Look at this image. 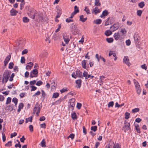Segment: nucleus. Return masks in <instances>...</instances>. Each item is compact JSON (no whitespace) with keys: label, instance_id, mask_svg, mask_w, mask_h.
<instances>
[{"label":"nucleus","instance_id":"obj_36","mask_svg":"<svg viewBox=\"0 0 148 148\" xmlns=\"http://www.w3.org/2000/svg\"><path fill=\"white\" fill-rule=\"evenodd\" d=\"M125 119H128L130 117V114L128 112H126L125 114Z\"/></svg>","mask_w":148,"mask_h":148},{"label":"nucleus","instance_id":"obj_58","mask_svg":"<svg viewBox=\"0 0 148 148\" xmlns=\"http://www.w3.org/2000/svg\"><path fill=\"white\" fill-rule=\"evenodd\" d=\"M28 52V50L27 49H25L23 50L22 53V55H24L25 54H27Z\"/></svg>","mask_w":148,"mask_h":148},{"label":"nucleus","instance_id":"obj_22","mask_svg":"<svg viewBox=\"0 0 148 148\" xmlns=\"http://www.w3.org/2000/svg\"><path fill=\"white\" fill-rule=\"evenodd\" d=\"M112 31L108 30L105 32V34L107 36H109L112 34Z\"/></svg>","mask_w":148,"mask_h":148},{"label":"nucleus","instance_id":"obj_32","mask_svg":"<svg viewBox=\"0 0 148 148\" xmlns=\"http://www.w3.org/2000/svg\"><path fill=\"white\" fill-rule=\"evenodd\" d=\"M23 21L24 23H27L29 21V19L26 17H24L23 18Z\"/></svg>","mask_w":148,"mask_h":148},{"label":"nucleus","instance_id":"obj_24","mask_svg":"<svg viewBox=\"0 0 148 148\" xmlns=\"http://www.w3.org/2000/svg\"><path fill=\"white\" fill-rule=\"evenodd\" d=\"M121 145L118 143H115L113 147L112 148H121Z\"/></svg>","mask_w":148,"mask_h":148},{"label":"nucleus","instance_id":"obj_2","mask_svg":"<svg viewBox=\"0 0 148 148\" xmlns=\"http://www.w3.org/2000/svg\"><path fill=\"white\" fill-rule=\"evenodd\" d=\"M71 76L75 78H76L77 77L81 78H83L82 73L79 70H77L76 71V73L75 72H73Z\"/></svg>","mask_w":148,"mask_h":148},{"label":"nucleus","instance_id":"obj_41","mask_svg":"<svg viewBox=\"0 0 148 148\" xmlns=\"http://www.w3.org/2000/svg\"><path fill=\"white\" fill-rule=\"evenodd\" d=\"M51 88L52 89H55L56 88V84L55 82L54 81L53 82V83H52L51 84Z\"/></svg>","mask_w":148,"mask_h":148},{"label":"nucleus","instance_id":"obj_17","mask_svg":"<svg viewBox=\"0 0 148 148\" xmlns=\"http://www.w3.org/2000/svg\"><path fill=\"white\" fill-rule=\"evenodd\" d=\"M77 25L75 24H74V23L72 24L71 26V29L74 31L77 30Z\"/></svg>","mask_w":148,"mask_h":148},{"label":"nucleus","instance_id":"obj_8","mask_svg":"<svg viewBox=\"0 0 148 148\" xmlns=\"http://www.w3.org/2000/svg\"><path fill=\"white\" fill-rule=\"evenodd\" d=\"M41 106L37 103L35 105L34 109V111H40L41 109Z\"/></svg>","mask_w":148,"mask_h":148},{"label":"nucleus","instance_id":"obj_16","mask_svg":"<svg viewBox=\"0 0 148 148\" xmlns=\"http://www.w3.org/2000/svg\"><path fill=\"white\" fill-rule=\"evenodd\" d=\"M75 100L74 98H72L70 100V106L74 107L75 106Z\"/></svg>","mask_w":148,"mask_h":148},{"label":"nucleus","instance_id":"obj_55","mask_svg":"<svg viewBox=\"0 0 148 148\" xmlns=\"http://www.w3.org/2000/svg\"><path fill=\"white\" fill-rule=\"evenodd\" d=\"M82 106V104L81 103H78L77 105V108L78 109H80Z\"/></svg>","mask_w":148,"mask_h":148},{"label":"nucleus","instance_id":"obj_33","mask_svg":"<svg viewBox=\"0 0 148 148\" xmlns=\"http://www.w3.org/2000/svg\"><path fill=\"white\" fill-rule=\"evenodd\" d=\"M31 73H32L34 75H37L38 73V71L36 69L33 70L31 72Z\"/></svg>","mask_w":148,"mask_h":148},{"label":"nucleus","instance_id":"obj_18","mask_svg":"<svg viewBox=\"0 0 148 148\" xmlns=\"http://www.w3.org/2000/svg\"><path fill=\"white\" fill-rule=\"evenodd\" d=\"M108 11L106 10H105L103 11L102 14L101 15L100 17L101 18L104 16H106L108 15Z\"/></svg>","mask_w":148,"mask_h":148},{"label":"nucleus","instance_id":"obj_7","mask_svg":"<svg viewBox=\"0 0 148 148\" xmlns=\"http://www.w3.org/2000/svg\"><path fill=\"white\" fill-rule=\"evenodd\" d=\"M63 38L66 44H68L70 41L69 36L66 34H64L63 35Z\"/></svg>","mask_w":148,"mask_h":148},{"label":"nucleus","instance_id":"obj_21","mask_svg":"<svg viewBox=\"0 0 148 148\" xmlns=\"http://www.w3.org/2000/svg\"><path fill=\"white\" fill-rule=\"evenodd\" d=\"M33 117L32 116H31L27 118H26L25 119V123H27L29 121L31 122H32Z\"/></svg>","mask_w":148,"mask_h":148},{"label":"nucleus","instance_id":"obj_56","mask_svg":"<svg viewBox=\"0 0 148 148\" xmlns=\"http://www.w3.org/2000/svg\"><path fill=\"white\" fill-rule=\"evenodd\" d=\"M25 59L24 57H22L21 60V62L22 63H25Z\"/></svg>","mask_w":148,"mask_h":148},{"label":"nucleus","instance_id":"obj_26","mask_svg":"<svg viewBox=\"0 0 148 148\" xmlns=\"http://www.w3.org/2000/svg\"><path fill=\"white\" fill-rule=\"evenodd\" d=\"M84 10L86 12V13L87 14H90L89 9L87 6L85 7V9H84Z\"/></svg>","mask_w":148,"mask_h":148},{"label":"nucleus","instance_id":"obj_25","mask_svg":"<svg viewBox=\"0 0 148 148\" xmlns=\"http://www.w3.org/2000/svg\"><path fill=\"white\" fill-rule=\"evenodd\" d=\"M71 117L73 119H75L77 118V115L74 112L71 114Z\"/></svg>","mask_w":148,"mask_h":148},{"label":"nucleus","instance_id":"obj_9","mask_svg":"<svg viewBox=\"0 0 148 148\" xmlns=\"http://www.w3.org/2000/svg\"><path fill=\"white\" fill-rule=\"evenodd\" d=\"M134 38L135 42L136 43L138 42L140 39V36L137 33H135L134 34Z\"/></svg>","mask_w":148,"mask_h":148},{"label":"nucleus","instance_id":"obj_28","mask_svg":"<svg viewBox=\"0 0 148 148\" xmlns=\"http://www.w3.org/2000/svg\"><path fill=\"white\" fill-rule=\"evenodd\" d=\"M82 67L84 69H86V63L85 60H83L82 61Z\"/></svg>","mask_w":148,"mask_h":148},{"label":"nucleus","instance_id":"obj_59","mask_svg":"<svg viewBox=\"0 0 148 148\" xmlns=\"http://www.w3.org/2000/svg\"><path fill=\"white\" fill-rule=\"evenodd\" d=\"M42 84V82L40 80L38 81L36 83V85L38 86H40Z\"/></svg>","mask_w":148,"mask_h":148},{"label":"nucleus","instance_id":"obj_35","mask_svg":"<svg viewBox=\"0 0 148 148\" xmlns=\"http://www.w3.org/2000/svg\"><path fill=\"white\" fill-rule=\"evenodd\" d=\"M105 78V77L103 75H102V76H100L99 79L100 80V83H101V84H103V79H104Z\"/></svg>","mask_w":148,"mask_h":148},{"label":"nucleus","instance_id":"obj_27","mask_svg":"<svg viewBox=\"0 0 148 148\" xmlns=\"http://www.w3.org/2000/svg\"><path fill=\"white\" fill-rule=\"evenodd\" d=\"M79 10L78 9V7H77V6H75L74 7V11L73 12L74 13H75V14H76L77 13L79 12Z\"/></svg>","mask_w":148,"mask_h":148},{"label":"nucleus","instance_id":"obj_38","mask_svg":"<svg viewBox=\"0 0 148 148\" xmlns=\"http://www.w3.org/2000/svg\"><path fill=\"white\" fill-rule=\"evenodd\" d=\"M12 101L14 103L15 105L17 104L18 99L14 97L13 98L12 100Z\"/></svg>","mask_w":148,"mask_h":148},{"label":"nucleus","instance_id":"obj_5","mask_svg":"<svg viewBox=\"0 0 148 148\" xmlns=\"http://www.w3.org/2000/svg\"><path fill=\"white\" fill-rule=\"evenodd\" d=\"M124 124L125 126L123 127V130H124L125 132H126L130 129V123H128L126 121H125Z\"/></svg>","mask_w":148,"mask_h":148},{"label":"nucleus","instance_id":"obj_63","mask_svg":"<svg viewBox=\"0 0 148 148\" xmlns=\"http://www.w3.org/2000/svg\"><path fill=\"white\" fill-rule=\"evenodd\" d=\"M25 140V138L24 136H23L20 139L22 143H24Z\"/></svg>","mask_w":148,"mask_h":148},{"label":"nucleus","instance_id":"obj_14","mask_svg":"<svg viewBox=\"0 0 148 148\" xmlns=\"http://www.w3.org/2000/svg\"><path fill=\"white\" fill-rule=\"evenodd\" d=\"M87 19V17L84 18L83 15H80L79 16V21H82V22H84Z\"/></svg>","mask_w":148,"mask_h":148},{"label":"nucleus","instance_id":"obj_40","mask_svg":"<svg viewBox=\"0 0 148 148\" xmlns=\"http://www.w3.org/2000/svg\"><path fill=\"white\" fill-rule=\"evenodd\" d=\"M75 135L73 134H71L69 136L67 137L68 138H71V139L73 140L74 138Z\"/></svg>","mask_w":148,"mask_h":148},{"label":"nucleus","instance_id":"obj_51","mask_svg":"<svg viewBox=\"0 0 148 148\" xmlns=\"http://www.w3.org/2000/svg\"><path fill=\"white\" fill-rule=\"evenodd\" d=\"M14 76V73H12L10 77V78L9 79V81H12L13 80V77Z\"/></svg>","mask_w":148,"mask_h":148},{"label":"nucleus","instance_id":"obj_57","mask_svg":"<svg viewBox=\"0 0 148 148\" xmlns=\"http://www.w3.org/2000/svg\"><path fill=\"white\" fill-rule=\"evenodd\" d=\"M41 94H42V96L44 98H45V97H46V95L45 92H44V91L43 90H41Z\"/></svg>","mask_w":148,"mask_h":148},{"label":"nucleus","instance_id":"obj_20","mask_svg":"<svg viewBox=\"0 0 148 148\" xmlns=\"http://www.w3.org/2000/svg\"><path fill=\"white\" fill-rule=\"evenodd\" d=\"M102 21L100 19H97L93 21V23L97 24H100L101 23Z\"/></svg>","mask_w":148,"mask_h":148},{"label":"nucleus","instance_id":"obj_37","mask_svg":"<svg viewBox=\"0 0 148 148\" xmlns=\"http://www.w3.org/2000/svg\"><path fill=\"white\" fill-rule=\"evenodd\" d=\"M59 96V94L57 92L54 93L53 94V98H57Z\"/></svg>","mask_w":148,"mask_h":148},{"label":"nucleus","instance_id":"obj_34","mask_svg":"<svg viewBox=\"0 0 148 148\" xmlns=\"http://www.w3.org/2000/svg\"><path fill=\"white\" fill-rule=\"evenodd\" d=\"M95 5L97 6L100 5L101 4L99 2V0H95Z\"/></svg>","mask_w":148,"mask_h":148},{"label":"nucleus","instance_id":"obj_12","mask_svg":"<svg viewBox=\"0 0 148 148\" xmlns=\"http://www.w3.org/2000/svg\"><path fill=\"white\" fill-rule=\"evenodd\" d=\"M100 11L97 7H96L94 8L92 10V13H95V15H96L97 14L99 13L100 12Z\"/></svg>","mask_w":148,"mask_h":148},{"label":"nucleus","instance_id":"obj_11","mask_svg":"<svg viewBox=\"0 0 148 148\" xmlns=\"http://www.w3.org/2000/svg\"><path fill=\"white\" fill-rule=\"evenodd\" d=\"M114 37L115 39L117 40L120 39L121 37V35L119 34V32H117L114 34Z\"/></svg>","mask_w":148,"mask_h":148},{"label":"nucleus","instance_id":"obj_48","mask_svg":"<svg viewBox=\"0 0 148 148\" xmlns=\"http://www.w3.org/2000/svg\"><path fill=\"white\" fill-rule=\"evenodd\" d=\"M29 130L30 132H32L33 131V126L32 125H30L29 126Z\"/></svg>","mask_w":148,"mask_h":148},{"label":"nucleus","instance_id":"obj_1","mask_svg":"<svg viewBox=\"0 0 148 148\" xmlns=\"http://www.w3.org/2000/svg\"><path fill=\"white\" fill-rule=\"evenodd\" d=\"M10 76V73L8 71H5L4 72L3 75L2 83L3 84L4 82L6 83Z\"/></svg>","mask_w":148,"mask_h":148},{"label":"nucleus","instance_id":"obj_54","mask_svg":"<svg viewBox=\"0 0 148 148\" xmlns=\"http://www.w3.org/2000/svg\"><path fill=\"white\" fill-rule=\"evenodd\" d=\"M142 11L141 10H138L137 12V15L139 16H140L142 13Z\"/></svg>","mask_w":148,"mask_h":148},{"label":"nucleus","instance_id":"obj_44","mask_svg":"<svg viewBox=\"0 0 148 148\" xmlns=\"http://www.w3.org/2000/svg\"><path fill=\"white\" fill-rule=\"evenodd\" d=\"M145 5L144 3L143 2H141L138 4V6L140 8H143Z\"/></svg>","mask_w":148,"mask_h":148},{"label":"nucleus","instance_id":"obj_53","mask_svg":"<svg viewBox=\"0 0 148 148\" xmlns=\"http://www.w3.org/2000/svg\"><path fill=\"white\" fill-rule=\"evenodd\" d=\"M17 134L16 133L14 132L13 133L11 134L10 135V138H12L13 137L16 136L17 135Z\"/></svg>","mask_w":148,"mask_h":148},{"label":"nucleus","instance_id":"obj_15","mask_svg":"<svg viewBox=\"0 0 148 148\" xmlns=\"http://www.w3.org/2000/svg\"><path fill=\"white\" fill-rule=\"evenodd\" d=\"M10 14L11 16H15L16 15L17 13H18V12L16 10H14L13 9H12L10 10Z\"/></svg>","mask_w":148,"mask_h":148},{"label":"nucleus","instance_id":"obj_61","mask_svg":"<svg viewBox=\"0 0 148 148\" xmlns=\"http://www.w3.org/2000/svg\"><path fill=\"white\" fill-rule=\"evenodd\" d=\"M2 138H3V142H5L6 140V138L5 134H4L3 133H2Z\"/></svg>","mask_w":148,"mask_h":148},{"label":"nucleus","instance_id":"obj_31","mask_svg":"<svg viewBox=\"0 0 148 148\" xmlns=\"http://www.w3.org/2000/svg\"><path fill=\"white\" fill-rule=\"evenodd\" d=\"M106 40L107 42L109 43H112L113 41V39L112 38H107Z\"/></svg>","mask_w":148,"mask_h":148},{"label":"nucleus","instance_id":"obj_46","mask_svg":"<svg viewBox=\"0 0 148 148\" xmlns=\"http://www.w3.org/2000/svg\"><path fill=\"white\" fill-rule=\"evenodd\" d=\"M71 18L69 17L68 18H67L66 19V21L67 23H69L71 22H73V20L72 19H71Z\"/></svg>","mask_w":148,"mask_h":148},{"label":"nucleus","instance_id":"obj_4","mask_svg":"<svg viewBox=\"0 0 148 148\" xmlns=\"http://www.w3.org/2000/svg\"><path fill=\"white\" fill-rule=\"evenodd\" d=\"M120 27V25L119 23H116L114 24L113 25L110 27V29L112 32H114L118 29Z\"/></svg>","mask_w":148,"mask_h":148},{"label":"nucleus","instance_id":"obj_60","mask_svg":"<svg viewBox=\"0 0 148 148\" xmlns=\"http://www.w3.org/2000/svg\"><path fill=\"white\" fill-rule=\"evenodd\" d=\"M30 87L32 88L31 91H34L37 89L36 87L34 86H32Z\"/></svg>","mask_w":148,"mask_h":148},{"label":"nucleus","instance_id":"obj_6","mask_svg":"<svg viewBox=\"0 0 148 148\" xmlns=\"http://www.w3.org/2000/svg\"><path fill=\"white\" fill-rule=\"evenodd\" d=\"M123 62L128 66H130V64L129 62V59L128 57L127 56H124L123 59Z\"/></svg>","mask_w":148,"mask_h":148},{"label":"nucleus","instance_id":"obj_45","mask_svg":"<svg viewBox=\"0 0 148 148\" xmlns=\"http://www.w3.org/2000/svg\"><path fill=\"white\" fill-rule=\"evenodd\" d=\"M114 104V102L112 101L109 102L108 104V107H112L113 106Z\"/></svg>","mask_w":148,"mask_h":148},{"label":"nucleus","instance_id":"obj_10","mask_svg":"<svg viewBox=\"0 0 148 148\" xmlns=\"http://www.w3.org/2000/svg\"><path fill=\"white\" fill-rule=\"evenodd\" d=\"M11 58V56L10 55L7 56L4 61V65L5 66L8 64L9 61L10 60Z\"/></svg>","mask_w":148,"mask_h":148},{"label":"nucleus","instance_id":"obj_47","mask_svg":"<svg viewBox=\"0 0 148 148\" xmlns=\"http://www.w3.org/2000/svg\"><path fill=\"white\" fill-rule=\"evenodd\" d=\"M88 73L86 71H84V72L83 73V76L85 77V79H87L86 77L87 75H88Z\"/></svg>","mask_w":148,"mask_h":148},{"label":"nucleus","instance_id":"obj_29","mask_svg":"<svg viewBox=\"0 0 148 148\" xmlns=\"http://www.w3.org/2000/svg\"><path fill=\"white\" fill-rule=\"evenodd\" d=\"M23 103H21L19 104L18 106V108L17 111H20L21 109L23 108Z\"/></svg>","mask_w":148,"mask_h":148},{"label":"nucleus","instance_id":"obj_23","mask_svg":"<svg viewBox=\"0 0 148 148\" xmlns=\"http://www.w3.org/2000/svg\"><path fill=\"white\" fill-rule=\"evenodd\" d=\"M135 126L137 132L138 133H140V131L139 128V126L138 125V124H135Z\"/></svg>","mask_w":148,"mask_h":148},{"label":"nucleus","instance_id":"obj_43","mask_svg":"<svg viewBox=\"0 0 148 148\" xmlns=\"http://www.w3.org/2000/svg\"><path fill=\"white\" fill-rule=\"evenodd\" d=\"M12 145V142L11 141H8L7 143H6L5 145L7 147L10 146Z\"/></svg>","mask_w":148,"mask_h":148},{"label":"nucleus","instance_id":"obj_19","mask_svg":"<svg viewBox=\"0 0 148 148\" xmlns=\"http://www.w3.org/2000/svg\"><path fill=\"white\" fill-rule=\"evenodd\" d=\"M28 64H29L30 65H27V66H26V69H31V68L32 67V66H33V64L32 62H30L29 63H28Z\"/></svg>","mask_w":148,"mask_h":148},{"label":"nucleus","instance_id":"obj_30","mask_svg":"<svg viewBox=\"0 0 148 148\" xmlns=\"http://www.w3.org/2000/svg\"><path fill=\"white\" fill-rule=\"evenodd\" d=\"M124 105V103H123L121 104H119L117 102H116L115 103V107L116 108H120Z\"/></svg>","mask_w":148,"mask_h":148},{"label":"nucleus","instance_id":"obj_49","mask_svg":"<svg viewBox=\"0 0 148 148\" xmlns=\"http://www.w3.org/2000/svg\"><path fill=\"white\" fill-rule=\"evenodd\" d=\"M14 65L13 63L10 62L9 64V69H12Z\"/></svg>","mask_w":148,"mask_h":148},{"label":"nucleus","instance_id":"obj_3","mask_svg":"<svg viewBox=\"0 0 148 148\" xmlns=\"http://www.w3.org/2000/svg\"><path fill=\"white\" fill-rule=\"evenodd\" d=\"M134 82L136 88L137 93L139 95L140 94L141 90L140 88V86L138 82L136 80H134Z\"/></svg>","mask_w":148,"mask_h":148},{"label":"nucleus","instance_id":"obj_52","mask_svg":"<svg viewBox=\"0 0 148 148\" xmlns=\"http://www.w3.org/2000/svg\"><path fill=\"white\" fill-rule=\"evenodd\" d=\"M11 100V98L10 97H8L7 98L6 100V104L10 103Z\"/></svg>","mask_w":148,"mask_h":148},{"label":"nucleus","instance_id":"obj_64","mask_svg":"<svg viewBox=\"0 0 148 148\" xmlns=\"http://www.w3.org/2000/svg\"><path fill=\"white\" fill-rule=\"evenodd\" d=\"M126 43L127 45L129 46L130 45L131 41L129 40H127L126 41Z\"/></svg>","mask_w":148,"mask_h":148},{"label":"nucleus","instance_id":"obj_39","mask_svg":"<svg viewBox=\"0 0 148 148\" xmlns=\"http://www.w3.org/2000/svg\"><path fill=\"white\" fill-rule=\"evenodd\" d=\"M41 146L42 147H45V141L44 139H43L41 142Z\"/></svg>","mask_w":148,"mask_h":148},{"label":"nucleus","instance_id":"obj_42","mask_svg":"<svg viewBox=\"0 0 148 148\" xmlns=\"http://www.w3.org/2000/svg\"><path fill=\"white\" fill-rule=\"evenodd\" d=\"M97 127L96 126H92L91 127V130L93 131L94 132H95L97 130Z\"/></svg>","mask_w":148,"mask_h":148},{"label":"nucleus","instance_id":"obj_13","mask_svg":"<svg viewBox=\"0 0 148 148\" xmlns=\"http://www.w3.org/2000/svg\"><path fill=\"white\" fill-rule=\"evenodd\" d=\"M82 81L81 79H78L75 81V83L77 85V87L80 88L81 86Z\"/></svg>","mask_w":148,"mask_h":148},{"label":"nucleus","instance_id":"obj_62","mask_svg":"<svg viewBox=\"0 0 148 148\" xmlns=\"http://www.w3.org/2000/svg\"><path fill=\"white\" fill-rule=\"evenodd\" d=\"M141 67L142 68V69H144L145 70H146L147 69V66H146L145 64L142 65L141 66Z\"/></svg>","mask_w":148,"mask_h":148},{"label":"nucleus","instance_id":"obj_50","mask_svg":"<svg viewBox=\"0 0 148 148\" xmlns=\"http://www.w3.org/2000/svg\"><path fill=\"white\" fill-rule=\"evenodd\" d=\"M120 32L123 34H124L126 33L127 31L125 29L123 28L121 29Z\"/></svg>","mask_w":148,"mask_h":148}]
</instances>
